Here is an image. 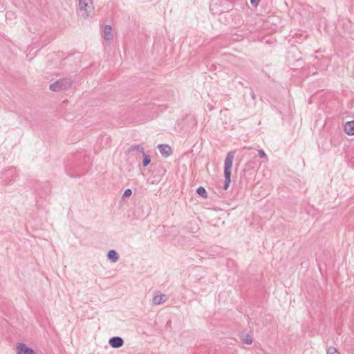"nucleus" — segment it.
<instances>
[{
    "label": "nucleus",
    "instance_id": "1",
    "mask_svg": "<svg viewBox=\"0 0 354 354\" xmlns=\"http://www.w3.org/2000/svg\"><path fill=\"white\" fill-rule=\"evenodd\" d=\"M234 158V152L230 151L227 153L225 162H224V176L225 183L223 185V189L227 190L231 182V169L232 167L233 160Z\"/></svg>",
    "mask_w": 354,
    "mask_h": 354
},
{
    "label": "nucleus",
    "instance_id": "2",
    "mask_svg": "<svg viewBox=\"0 0 354 354\" xmlns=\"http://www.w3.org/2000/svg\"><path fill=\"white\" fill-rule=\"evenodd\" d=\"M72 84L73 80L71 78H62L51 84L49 88L52 91L59 92L69 89Z\"/></svg>",
    "mask_w": 354,
    "mask_h": 354
},
{
    "label": "nucleus",
    "instance_id": "3",
    "mask_svg": "<svg viewBox=\"0 0 354 354\" xmlns=\"http://www.w3.org/2000/svg\"><path fill=\"white\" fill-rule=\"evenodd\" d=\"M79 8L82 17L88 18L93 12V0H79Z\"/></svg>",
    "mask_w": 354,
    "mask_h": 354
},
{
    "label": "nucleus",
    "instance_id": "4",
    "mask_svg": "<svg viewBox=\"0 0 354 354\" xmlns=\"http://www.w3.org/2000/svg\"><path fill=\"white\" fill-rule=\"evenodd\" d=\"M15 350L17 354H37L32 348L22 342L17 343Z\"/></svg>",
    "mask_w": 354,
    "mask_h": 354
},
{
    "label": "nucleus",
    "instance_id": "5",
    "mask_svg": "<svg viewBox=\"0 0 354 354\" xmlns=\"http://www.w3.org/2000/svg\"><path fill=\"white\" fill-rule=\"evenodd\" d=\"M109 345L113 348H119L124 344V340L120 337H113L109 340Z\"/></svg>",
    "mask_w": 354,
    "mask_h": 354
},
{
    "label": "nucleus",
    "instance_id": "6",
    "mask_svg": "<svg viewBox=\"0 0 354 354\" xmlns=\"http://www.w3.org/2000/svg\"><path fill=\"white\" fill-rule=\"evenodd\" d=\"M158 148L161 155L165 158L169 157L172 153L171 149L168 145L160 144L158 145Z\"/></svg>",
    "mask_w": 354,
    "mask_h": 354
},
{
    "label": "nucleus",
    "instance_id": "7",
    "mask_svg": "<svg viewBox=\"0 0 354 354\" xmlns=\"http://www.w3.org/2000/svg\"><path fill=\"white\" fill-rule=\"evenodd\" d=\"M344 131L348 136L354 135V120L347 122L345 124Z\"/></svg>",
    "mask_w": 354,
    "mask_h": 354
},
{
    "label": "nucleus",
    "instance_id": "8",
    "mask_svg": "<svg viewBox=\"0 0 354 354\" xmlns=\"http://www.w3.org/2000/svg\"><path fill=\"white\" fill-rule=\"evenodd\" d=\"M104 39L107 41L113 39L112 28L109 25H106L104 28Z\"/></svg>",
    "mask_w": 354,
    "mask_h": 354
},
{
    "label": "nucleus",
    "instance_id": "9",
    "mask_svg": "<svg viewBox=\"0 0 354 354\" xmlns=\"http://www.w3.org/2000/svg\"><path fill=\"white\" fill-rule=\"evenodd\" d=\"M167 299V295L161 294V295H155L153 297L152 301H153V304L158 305V304L164 303L165 301H166Z\"/></svg>",
    "mask_w": 354,
    "mask_h": 354
},
{
    "label": "nucleus",
    "instance_id": "10",
    "mask_svg": "<svg viewBox=\"0 0 354 354\" xmlns=\"http://www.w3.org/2000/svg\"><path fill=\"white\" fill-rule=\"evenodd\" d=\"M107 257L110 261L114 263L119 259V255L114 250H111L108 252Z\"/></svg>",
    "mask_w": 354,
    "mask_h": 354
},
{
    "label": "nucleus",
    "instance_id": "11",
    "mask_svg": "<svg viewBox=\"0 0 354 354\" xmlns=\"http://www.w3.org/2000/svg\"><path fill=\"white\" fill-rule=\"evenodd\" d=\"M140 151V153H142V154L145 153L144 148L140 145H132L131 147H130L128 149L127 152L130 153V152H132V151Z\"/></svg>",
    "mask_w": 354,
    "mask_h": 354
},
{
    "label": "nucleus",
    "instance_id": "12",
    "mask_svg": "<svg viewBox=\"0 0 354 354\" xmlns=\"http://www.w3.org/2000/svg\"><path fill=\"white\" fill-rule=\"evenodd\" d=\"M196 193H197V194H198L200 196L203 197V198H207V193L205 189L203 187H198L196 189Z\"/></svg>",
    "mask_w": 354,
    "mask_h": 354
},
{
    "label": "nucleus",
    "instance_id": "13",
    "mask_svg": "<svg viewBox=\"0 0 354 354\" xmlns=\"http://www.w3.org/2000/svg\"><path fill=\"white\" fill-rule=\"evenodd\" d=\"M142 156H143L142 165L144 167H147L151 162V158L149 155H147L145 153H142Z\"/></svg>",
    "mask_w": 354,
    "mask_h": 354
},
{
    "label": "nucleus",
    "instance_id": "14",
    "mask_svg": "<svg viewBox=\"0 0 354 354\" xmlns=\"http://www.w3.org/2000/svg\"><path fill=\"white\" fill-rule=\"evenodd\" d=\"M242 341L246 344H251L252 343V338L249 335H246L245 337L242 338Z\"/></svg>",
    "mask_w": 354,
    "mask_h": 354
},
{
    "label": "nucleus",
    "instance_id": "15",
    "mask_svg": "<svg viewBox=\"0 0 354 354\" xmlns=\"http://www.w3.org/2000/svg\"><path fill=\"white\" fill-rule=\"evenodd\" d=\"M327 354H339V353L335 347L330 346L327 350Z\"/></svg>",
    "mask_w": 354,
    "mask_h": 354
},
{
    "label": "nucleus",
    "instance_id": "16",
    "mask_svg": "<svg viewBox=\"0 0 354 354\" xmlns=\"http://www.w3.org/2000/svg\"><path fill=\"white\" fill-rule=\"evenodd\" d=\"M131 194H132V191H131V189H127L124 192L122 196H123L124 198L129 197L130 196H131Z\"/></svg>",
    "mask_w": 354,
    "mask_h": 354
},
{
    "label": "nucleus",
    "instance_id": "17",
    "mask_svg": "<svg viewBox=\"0 0 354 354\" xmlns=\"http://www.w3.org/2000/svg\"><path fill=\"white\" fill-rule=\"evenodd\" d=\"M258 153H259V157H260V158H266V153H265V152H264V151H263V150H262V149H259V150L258 151Z\"/></svg>",
    "mask_w": 354,
    "mask_h": 354
},
{
    "label": "nucleus",
    "instance_id": "18",
    "mask_svg": "<svg viewBox=\"0 0 354 354\" xmlns=\"http://www.w3.org/2000/svg\"><path fill=\"white\" fill-rule=\"evenodd\" d=\"M260 0H250V3L254 6H257L259 3Z\"/></svg>",
    "mask_w": 354,
    "mask_h": 354
},
{
    "label": "nucleus",
    "instance_id": "19",
    "mask_svg": "<svg viewBox=\"0 0 354 354\" xmlns=\"http://www.w3.org/2000/svg\"><path fill=\"white\" fill-rule=\"evenodd\" d=\"M251 96H252V99H254H254H255V97H256V95H255V94H254V92H252V93H251Z\"/></svg>",
    "mask_w": 354,
    "mask_h": 354
}]
</instances>
